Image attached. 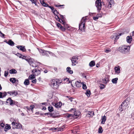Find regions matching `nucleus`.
Here are the masks:
<instances>
[{"label":"nucleus","mask_w":134,"mask_h":134,"mask_svg":"<svg viewBox=\"0 0 134 134\" xmlns=\"http://www.w3.org/2000/svg\"><path fill=\"white\" fill-rule=\"evenodd\" d=\"M130 48L129 46L124 45L118 48V50L122 53L126 54L129 52Z\"/></svg>","instance_id":"obj_1"},{"label":"nucleus","mask_w":134,"mask_h":134,"mask_svg":"<svg viewBox=\"0 0 134 134\" xmlns=\"http://www.w3.org/2000/svg\"><path fill=\"white\" fill-rule=\"evenodd\" d=\"M61 82L58 80L53 79L51 80V83L50 84L51 86L54 89L58 88Z\"/></svg>","instance_id":"obj_2"},{"label":"nucleus","mask_w":134,"mask_h":134,"mask_svg":"<svg viewBox=\"0 0 134 134\" xmlns=\"http://www.w3.org/2000/svg\"><path fill=\"white\" fill-rule=\"evenodd\" d=\"M10 121L12 122V126L13 128L19 129H21L22 128V126L21 124L18 123H16L15 120H14V119H11Z\"/></svg>","instance_id":"obj_3"},{"label":"nucleus","mask_w":134,"mask_h":134,"mask_svg":"<svg viewBox=\"0 0 134 134\" xmlns=\"http://www.w3.org/2000/svg\"><path fill=\"white\" fill-rule=\"evenodd\" d=\"M86 20V18H83L81 20L80 23L79 24V29L81 31H84L85 30V24Z\"/></svg>","instance_id":"obj_4"},{"label":"nucleus","mask_w":134,"mask_h":134,"mask_svg":"<svg viewBox=\"0 0 134 134\" xmlns=\"http://www.w3.org/2000/svg\"><path fill=\"white\" fill-rule=\"evenodd\" d=\"M102 4H103V2H101L100 0H97L96 2V6L97 8V10L99 12L101 9Z\"/></svg>","instance_id":"obj_5"},{"label":"nucleus","mask_w":134,"mask_h":134,"mask_svg":"<svg viewBox=\"0 0 134 134\" xmlns=\"http://www.w3.org/2000/svg\"><path fill=\"white\" fill-rule=\"evenodd\" d=\"M75 109L74 108H72L70 110V111H72L74 113V115L76 116L75 118H77L80 114L81 113L80 112L76 111L75 110Z\"/></svg>","instance_id":"obj_6"},{"label":"nucleus","mask_w":134,"mask_h":134,"mask_svg":"<svg viewBox=\"0 0 134 134\" xmlns=\"http://www.w3.org/2000/svg\"><path fill=\"white\" fill-rule=\"evenodd\" d=\"M7 93L9 94L10 96L13 97L15 96L18 94L17 91L15 90L8 92H7Z\"/></svg>","instance_id":"obj_7"},{"label":"nucleus","mask_w":134,"mask_h":134,"mask_svg":"<svg viewBox=\"0 0 134 134\" xmlns=\"http://www.w3.org/2000/svg\"><path fill=\"white\" fill-rule=\"evenodd\" d=\"M38 49L41 54L42 55H46L47 56L48 55L47 51L43 50L41 49Z\"/></svg>","instance_id":"obj_8"},{"label":"nucleus","mask_w":134,"mask_h":134,"mask_svg":"<svg viewBox=\"0 0 134 134\" xmlns=\"http://www.w3.org/2000/svg\"><path fill=\"white\" fill-rule=\"evenodd\" d=\"M127 105V103L125 101L123 102L121 104V109H120L121 111H122L125 109L126 105Z\"/></svg>","instance_id":"obj_9"},{"label":"nucleus","mask_w":134,"mask_h":134,"mask_svg":"<svg viewBox=\"0 0 134 134\" xmlns=\"http://www.w3.org/2000/svg\"><path fill=\"white\" fill-rule=\"evenodd\" d=\"M40 2L41 4L44 6L48 7L53 11L54 9V7L51 6H48V4L45 3L43 0H40Z\"/></svg>","instance_id":"obj_10"},{"label":"nucleus","mask_w":134,"mask_h":134,"mask_svg":"<svg viewBox=\"0 0 134 134\" xmlns=\"http://www.w3.org/2000/svg\"><path fill=\"white\" fill-rule=\"evenodd\" d=\"M7 103H9L10 105H12L13 104H16L17 103L16 102H15L14 101H13V100L12 99L10 98H9L7 100Z\"/></svg>","instance_id":"obj_11"},{"label":"nucleus","mask_w":134,"mask_h":134,"mask_svg":"<svg viewBox=\"0 0 134 134\" xmlns=\"http://www.w3.org/2000/svg\"><path fill=\"white\" fill-rule=\"evenodd\" d=\"M16 47L19 50L22 51L23 52H25L26 51L25 46H18Z\"/></svg>","instance_id":"obj_12"},{"label":"nucleus","mask_w":134,"mask_h":134,"mask_svg":"<svg viewBox=\"0 0 134 134\" xmlns=\"http://www.w3.org/2000/svg\"><path fill=\"white\" fill-rule=\"evenodd\" d=\"M53 105H54L55 107L57 108H59L62 105V103L61 102H59L57 103H53L52 104Z\"/></svg>","instance_id":"obj_13"},{"label":"nucleus","mask_w":134,"mask_h":134,"mask_svg":"<svg viewBox=\"0 0 134 134\" xmlns=\"http://www.w3.org/2000/svg\"><path fill=\"white\" fill-rule=\"evenodd\" d=\"M107 120V117L105 116H102L101 117V123L102 124H104L105 122Z\"/></svg>","instance_id":"obj_14"},{"label":"nucleus","mask_w":134,"mask_h":134,"mask_svg":"<svg viewBox=\"0 0 134 134\" xmlns=\"http://www.w3.org/2000/svg\"><path fill=\"white\" fill-rule=\"evenodd\" d=\"M82 84V83L78 81H76L75 83V85L78 87H81Z\"/></svg>","instance_id":"obj_15"},{"label":"nucleus","mask_w":134,"mask_h":134,"mask_svg":"<svg viewBox=\"0 0 134 134\" xmlns=\"http://www.w3.org/2000/svg\"><path fill=\"white\" fill-rule=\"evenodd\" d=\"M132 40V38L131 36H128L127 37L126 41L127 42L129 43H130Z\"/></svg>","instance_id":"obj_16"},{"label":"nucleus","mask_w":134,"mask_h":134,"mask_svg":"<svg viewBox=\"0 0 134 134\" xmlns=\"http://www.w3.org/2000/svg\"><path fill=\"white\" fill-rule=\"evenodd\" d=\"M115 70L116 73L119 74L120 72V69L119 66L115 67Z\"/></svg>","instance_id":"obj_17"},{"label":"nucleus","mask_w":134,"mask_h":134,"mask_svg":"<svg viewBox=\"0 0 134 134\" xmlns=\"http://www.w3.org/2000/svg\"><path fill=\"white\" fill-rule=\"evenodd\" d=\"M6 43L11 46H13L14 44V43L11 40H9V41L8 42H7Z\"/></svg>","instance_id":"obj_18"},{"label":"nucleus","mask_w":134,"mask_h":134,"mask_svg":"<svg viewBox=\"0 0 134 134\" xmlns=\"http://www.w3.org/2000/svg\"><path fill=\"white\" fill-rule=\"evenodd\" d=\"M66 70L70 74H72L73 73V71L72 70H71V68L70 67H68L66 68Z\"/></svg>","instance_id":"obj_19"},{"label":"nucleus","mask_w":134,"mask_h":134,"mask_svg":"<svg viewBox=\"0 0 134 134\" xmlns=\"http://www.w3.org/2000/svg\"><path fill=\"white\" fill-rule=\"evenodd\" d=\"M11 129V127L10 125H9L8 124H6L4 128V130L5 131H7L8 130H9Z\"/></svg>","instance_id":"obj_20"},{"label":"nucleus","mask_w":134,"mask_h":134,"mask_svg":"<svg viewBox=\"0 0 134 134\" xmlns=\"http://www.w3.org/2000/svg\"><path fill=\"white\" fill-rule=\"evenodd\" d=\"M95 65V63L94 61H91L89 64V65L91 67H92Z\"/></svg>","instance_id":"obj_21"},{"label":"nucleus","mask_w":134,"mask_h":134,"mask_svg":"<svg viewBox=\"0 0 134 134\" xmlns=\"http://www.w3.org/2000/svg\"><path fill=\"white\" fill-rule=\"evenodd\" d=\"M114 3V1L113 0H110V2L109 1L108 2V7H111V5H113Z\"/></svg>","instance_id":"obj_22"},{"label":"nucleus","mask_w":134,"mask_h":134,"mask_svg":"<svg viewBox=\"0 0 134 134\" xmlns=\"http://www.w3.org/2000/svg\"><path fill=\"white\" fill-rule=\"evenodd\" d=\"M9 72L10 74H15L17 73V71L15 69H13L10 70Z\"/></svg>","instance_id":"obj_23"},{"label":"nucleus","mask_w":134,"mask_h":134,"mask_svg":"<svg viewBox=\"0 0 134 134\" xmlns=\"http://www.w3.org/2000/svg\"><path fill=\"white\" fill-rule=\"evenodd\" d=\"M87 113L88 114L87 115H90L89 116V117L93 116L94 115V112L93 111H88Z\"/></svg>","instance_id":"obj_24"},{"label":"nucleus","mask_w":134,"mask_h":134,"mask_svg":"<svg viewBox=\"0 0 134 134\" xmlns=\"http://www.w3.org/2000/svg\"><path fill=\"white\" fill-rule=\"evenodd\" d=\"M30 84V82L29 80L28 79H25L24 82V84L25 85H29Z\"/></svg>","instance_id":"obj_25"},{"label":"nucleus","mask_w":134,"mask_h":134,"mask_svg":"<svg viewBox=\"0 0 134 134\" xmlns=\"http://www.w3.org/2000/svg\"><path fill=\"white\" fill-rule=\"evenodd\" d=\"M71 61L72 63V66H75L77 63V60H71Z\"/></svg>","instance_id":"obj_26"},{"label":"nucleus","mask_w":134,"mask_h":134,"mask_svg":"<svg viewBox=\"0 0 134 134\" xmlns=\"http://www.w3.org/2000/svg\"><path fill=\"white\" fill-rule=\"evenodd\" d=\"M33 60L31 59L30 57L28 58V61L27 62H28L31 65V64L34 62L33 61Z\"/></svg>","instance_id":"obj_27"},{"label":"nucleus","mask_w":134,"mask_h":134,"mask_svg":"<svg viewBox=\"0 0 134 134\" xmlns=\"http://www.w3.org/2000/svg\"><path fill=\"white\" fill-rule=\"evenodd\" d=\"M118 80V79L117 78H116L112 79L111 81L113 83H117Z\"/></svg>","instance_id":"obj_28"},{"label":"nucleus","mask_w":134,"mask_h":134,"mask_svg":"<svg viewBox=\"0 0 134 134\" xmlns=\"http://www.w3.org/2000/svg\"><path fill=\"white\" fill-rule=\"evenodd\" d=\"M57 17L58 19H59V21L63 25H65V22L63 20L60 19L59 17L57 16Z\"/></svg>","instance_id":"obj_29"},{"label":"nucleus","mask_w":134,"mask_h":134,"mask_svg":"<svg viewBox=\"0 0 134 134\" xmlns=\"http://www.w3.org/2000/svg\"><path fill=\"white\" fill-rule=\"evenodd\" d=\"M48 109L50 112H52L53 111L54 109L53 107L51 105H50L48 108Z\"/></svg>","instance_id":"obj_30"},{"label":"nucleus","mask_w":134,"mask_h":134,"mask_svg":"<svg viewBox=\"0 0 134 134\" xmlns=\"http://www.w3.org/2000/svg\"><path fill=\"white\" fill-rule=\"evenodd\" d=\"M9 80L13 83L16 82V79L14 78H11Z\"/></svg>","instance_id":"obj_31"},{"label":"nucleus","mask_w":134,"mask_h":134,"mask_svg":"<svg viewBox=\"0 0 134 134\" xmlns=\"http://www.w3.org/2000/svg\"><path fill=\"white\" fill-rule=\"evenodd\" d=\"M35 75L31 74L30 75L29 77V79L30 80H32L34 78H35Z\"/></svg>","instance_id":"obj_32"},{"label":"nucleus","mask_w":134,"mask_h":134,"mask_svg":"<svg viewBox=\"0 0 134 134\" xmlns=\"http://www.w3.org/2000/svg\"><path fill=\"white\" fill-rule=\"evenodd\" d=\"M40 64V63L39 62H37L36 63H35L33 62L31 65L32 67H37V66L38 64Z\"/></svg>","instance_id":"obj_33"},{"label":"nucleus","mask_w":134,"mask_h":134,"mask_svg":"<svg viewBox=\"0 0 134 134\" xmlns=\"http://www.w3.org/2000/svg\"><path fill=\"white\" fill-rule=\"evenodd\" d=\"M91 92L90 90H86V92L85 93V94L87 96H90L91 95Z\"/></svg>","instance_id":"obj_34"},{"label":"nucleus","mask_w":134,"mask_h":134,"mask_svg":"<svg viewBox=\"0 0 134 134\" xmlns=\"http://www.w3.org/2000/svg\"><path fill=\"white\" fill-rule=\"evenodd\" d=\"M78 59V57L77 56H74L72 57L71 60H77Z\"/></svg>","instance_id":"obj_35"},{"label":"nucleus","mask_w":134,"mask_h":134,"mask_svg":"<svg viewBox=\"0 0 134 134\" xmlns=\"http://www.w3.org/2000/svg\"><path fill=\"white\" fill-rule=\"evenodd\" d=\"M103 131V130H102V127L101 126H100L99 127L98 130V132L99 133H102V132Z\"/></svg>","instance_id":"obj_36"},{"label":"nucleus","mask_w":134,"mask_h":134,"mask_svg":"<svg viewBox=\"0 0 134 134\" xmlns=\"http://www.w3.org/2000/svg\"><path fill=\"white\" fill-rule=\"evenodd\" d=\"M41 73V71L40 70H37L35 74V75L37 76L39 74H40Z\"/></svg>","instance_id":"obj_37"},{"label":"nucleus","mask_w":134,"mask_h":134,"mask_svg":"<svg viewBox=\"0 0 134 134\" xmlns=\"http://www.w3.org/2000/svg\"><path fill=\"white\" fill-rule=\"evenodd\" d=\"M53 130H55L57 131H61L62 130V129H60L58 128H56L52 129Z\"/></svg>","instance_id":"obj_38"},{"label":"nucleus","mask_w":134,"mask_h":134,"mask_svg":"<svg viewBox=\"0 0 134 134\" xmlns=\"http://www.w3.org/2000/svg\"><path fill=\"white\" fill-rule=\"evenodd\" d=\"M49 114L51 116L54 118H55L57 117V115H55L54 113H51L50 114Z\"/></svg>","instance_id":"obj_39"},{"label":"nucleus","mask_w":134,"mask_h":134,"mask_svg":"<svg viewBox=\"0 0 134 134\" xmlns=\"http://www.w3.org/2000/svg\"><path fill=\"white\" fill-rule=\"evenodd\" d=\"M23 59H25L27 61H28V58H27L25 56H23L21 58Z\"/></svg>","instance_id":"obj_40"},{"label":"nucleus","mask_w":134,"mask_h":134,"mask_svg":"<svg viewBox=\"0 0 134 134\" xmlns=\"http://www.w3.org/2000/svg\"><path fill=\"white\" fill-rule=\"evenodd\" d=\"M87 86L85 84H84V83H83L82 84V88L84 90H85L87 89Z\"/></svg>","instance_id":"obj_41"},{"label":"nucleus","mask_w":134,"mask_h":134,"mask_svg":"<svg viewBox=\"0 0 134 134\" xmlns=\"http://www.w3.org/2000/svg\"><path fill=\"white\" fill-rule=\"evenodd\" d=\"M37 70V69H33L32 70V73L33 74H34V75H35V74Z\"/></svg>","instance_id":"obj_42"},{"label":"nucleus","mask_w":134,"mask_h":134,"mask_svg":"<svg viewBox=\"0 0 134 134\" xmlns=\"http://www.w3.org/2000/svg\"><path fill=\"white\" fill-rule=\"evenodd\" d=\"M2 98L5 97L7 95V93L6 92H4L2 93Z\"/></svg>","instance_id":"obj_43"},{"label":"nucleus","mask_w":134,"mask_h":134,"mask_svg":"<svg viewBox=\"0 0 134 134\" xmlns=\"http://www.w3.org/2000/svg\"><path fill=\"white\" fill-rule=\"evenodd\" d=\"M16 55L18 57L20 58H21L22 57V55L21 54L19 53H17Z\"/></svg>","instance_id":"obj_44"},{"label":"nucleus","mask_w":134,"mask_h":134,"mask_svg":"<svg viewBox=\"0 0 134 134\" xmlns=\"http://www.w3.org/2000/svg\"><path fill=\"white\" fill-rule=\"evenodd\" d=\"M116 36V33H114L113 35L111 36V38L112 39H113V38Z\"/></svg>","instance_id":"obj_45"},{"label":"nucleus","mask_w":134,"mask_h":134,"mask_svg":"<svg viewBox=\"0 0 134 134\" xmlns=\"http://www.w3.org/2000/svg\"><path fill=\"white\" fill-rule=\"evenodd\" d=\"M98 17L96 15L95 16H93V19L94 20H97L98 19Z\"/></svg>","instance_id":"obj_46"},{"label":"nucleus","mask_w":134,"mask_h":134,"mask_svg":"<svg viewBox=\"0 0 134 134\" xmlns=\"http://www.w3.org/2000/svg\"><path fill=\"white\" fill-rule=\"evenodd\" d=\"M104 52L106 53H108L111 52V50L109 49H105V50Z\"/></svg>","instance_id":"obj_47"},{"label":"nucleus","mask_w":134,"mask_h":134,"mask_svg":"<svg viewBox=\"0 0 134 134\" xmlns=\"http://www.w3.org/2000/svg\"><path fill=\"white\" fill-rule=\"evenodd\" d=\"M63 80H65L66 81H67V83H69L70 82L69 81V79L67 78H66L65 79L64 78V79H63Z\"/></svg>","instance_id":"obj_48"},{"label":"nucleus","mask_w":134,"mask_h":134,"mask_svg":"<svg viewBox=\"0 0 134 134\" xmlns=\"http://www.w3.org/2000/svg\"><path fill=\"white\" fill-rule=\"evenodd\" d=\"M5 35L4 34L2 33L1 31H0V36L2 37H4Z\"/></svg>","instance_id":"obj_49"},{"label":"nucleus","mask_w":134,"mask_h":134,"mask_svg":"<svg viewBox=\"0 0 134 134\" xmlns=\"http://www.w3.org/2000/svg\"><path fill=\"white\" fill-rule=\"evenodd\" d=\"M60 28L63 31H64L65 30V28L63 26H61Z\"/></svg>","instance_id":"obj_50"},{"label":"nucleus","mask_w":134,"mask_h":134,"mask_svg":"<svg viewBox=\"0 0 134 134\" xmlns=\"http://www.w3.org/2000/svg\"><path fill=\"white\" fill-rule=\"evenodd\" d=\"M8 71H5L4 72V76L5 77H7L8 75Z\"/></svg>","instance_id":"obj_51"},{"label":"nucleus","mask_w":134,"mask_h":134,"mask_svg":"<svg viewBox=\"0 0 134 134\" xmlns=\"http://www.w3.org/2000/svg\"><path fill=\"white\" fill-rule=\"evenodd\" d=\"M102 14L101 13L98 14L97 15L98 18L101 17L102 16Z\"/></svg>","instance_id":"obj_52"},{"label":"nucleus","mask_w":134,"mask_h":134,"mask_svg":"<svg viewBox=\"0 0 134 134\" xmlns=\"http://www.w3.org/2000/svg\"><path fill=\"white\" fill-rule=\"evenodd\" d=\"M103 83H107V80L106 79H103Z\"/></svg>","instance_id":"obj_53"},{"label":"nucleus","mask_w":134,"mask_h":134,"mask_svg":"<svg viewBox=\"0 0 134 134\" xmlns=\"http://www.w3.org/2000/svg\"><path fill=\"white\" fill-rule=\"evenodd\" d=\"M53 12L55 14H57L58 13V12L57 10H54L53 11Z\"/></svg>","instance_id":"obj_54"},{"label":"nucleus","mask_w":134,"mask_h":134,"mask_svg":"<svg viewBox=\"0 0 134 134\" xmlns=\"http://www.w3.org/2000/svg\"><path fill=\"white\" fill-rule=\"evenodd\" d=\"M34 108V106L33 105H31L30 106V108L31 109H32Z\"/></svg>","instance_id":"obj_55"},{"label":"nucleus","mask_w":134,"mask_h":134,"mask_svg":"<svg viewBox=\"0 0 134 134\" xmlns=\"http://www.w3.org/2000/svg\"><path fill=\"white\" fill-rule=\"evenodd\" d=\"M67 97L70 100L71 102L72 101V99H73V98H71L69 96H67Z\"/></svg>","instance_id":"obj_56"},{"label":"nucleus","mask_w":134,"mask_h":134,"mask_svg":"<svg viewBox=\"0 0 134 134\" xmlns=\"http://www.w3.org/2000/svg\"><path fill=\"white\" fill-rule=\"evenodd\" d=\"M66 116L68 118H69L71 116H73V115L72 114H67Z\"/></svg>","instance_id":"obj_57"},{"label":"nucleus","mask_w":134,"mask_h":134,"mask_svg":"<svg viewBox=\"0 0 134 134\" xmlns=\"http://www.w3.org/2000/svg\"><path fill=\"white\" fill-rule=\"evenodd\" d=\"M115 40H117L119 38V35H117L116 34V36H115Z\"/></svg>","instance_id":"obj_58"},{"label":"nucleus","mask_w":134,"mask_h":134,"mask_svg":"<svg viewBox=\"0 0 134 134\" xmlns=\"http://www.w3.org/2000/svg\"><path fill=\"white\" fill-rule=\"evenodd\" d=\"M32 3L35 4L36 3V0H30Z\"/></svg>","instance_id":"obj_59"},{"label":"nucleus","mask_w":134,"mask_h":134,"mask_svg":"<svg viewBox=\"0 0 134 134\" xmlns=\"http://www.w3.org/2000/svg\"><path fill=\"white\" fill-rule=\"evenodd\" d=\"M104 86L103 85H100V88L103 89L104 88Z\"/></svg>","instance_id":"obj_60"},{"label":"nucleus","mask_w":134,"mask_h":134,"mask_svg":"<svg viewBox=\"0 0 134 134\" xmlns=\"http://www.w3.org/2000/svg\"><path fill=\"white\" fill-rule=\"evenodd\" d=\"M32 82L33 83H36V80L35 79L32 81Z\"/></svg>","instance_id":"obj_61"},{"label":"nucleus","mask_w":134,"mask_h":134,"mask_svg":"<svg viewBox=\"0 0 134 134\" xmlns=\"http://www.w3.org/2000/svg\"><path fill=\"white\" fill-rule=\"evenodd\" d=\"M57 26L58 27H60L61 26V24L59 23H58L57 24Z\"/></svg>","instance_id":"obj_62"},{"label":"nucleus","mask_w":134,"mask_h":134,"mask_svg":"<svg viewBox=\"0 0 134 134\" xmlns=\"http://www.w3.org/2000/svg\"><path fill=\"white\" fill-rule=\"evenodd\" d=\"M5 126L4 124L3 123H1V126L2 127H4Z\"/></svg>","instance_id":"obj_63"},{"label":"nucleus","mask_w":134,"mask_h":134,"mask_svg":"<svg viewBox=\"0 0 134 134\" xmlns=\"http://www.w3.org/2000/svg\"><path fill=\"white\" fill-rule=\"evenodd\" d=\"M2 98V93L0 92V98Z\"/></svg>","instance_id":"obj_64"}]
</instances>
